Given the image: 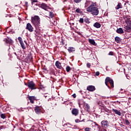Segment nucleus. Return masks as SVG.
Wrapping results in <instances>:
<instances>
[{"label":"nucleus","instance_id":"obj_1","mask_svg":"<svg viewBox=\"0 0 131 131\" xmlns=\"http://www.w3.org/2000/svg\"><path fill=\"white\" fill-rule=\"evenodd\" d=\"M86 11L94 16L99 15V9L97 8L96 3H92L86 8Z\"/></svg>","mask_w":131,"mask_h":131},{"label":"nucleus","instance_id":"obj_2","mask_svg":"<svg viewBox=\"0 0 131 131\" xmlns=\"http://www.w3.org/2000/svg\"><path fill=\"white\" fill-rule=\"evenodd\" d=\"M31 23L34 25V26H39L40 24V18L39 16L35 15L31 17Z\"/></svg>","mask_w":131,"mask_h":131},{"label":"nucleus","instance_id":"obj_3","mask_svg":"<svg viewBox=\"0 0 131 131\" xmlns=\"http://www.w3.org/2000/svg\"><path fill=\"white\" fill-rule=\"evenodd\" d=\"M105 83L106 86L108 88V89H111L110 86L108 84V83H110L112 88H114V81L113 80L111 79V78L107 77L105 80Z\"/></svg>","mask_w":131,"mask_h":131},{"label":"nucleus","instance_id":"obj_4","mask_svg":"<svg viewBox=\"0 0 131 131\" xmlns=\"http://www.w3.org/2000/svg\"><path fill=\"white\" fill-rule=\"evenodd\" d=\"M102 127H104V128H107L108 126H109V122L108 121L106 120H104L101 122Z\"/></svg>","mask_w":131,"mask_h":131},{"label":"nucleus","instance_id":"obj_5","mask_svg":"<svg viewBox=\"0 0 131 131\" xmlns=\"http://www.w3.org/2000/svg\"><path fill=\"white\" fill-rule=\"evenodd\" d=\"M27 86H28L29 89H31V90H35V84L33 81H30L28 82Z\"/></svg>","mask_w":131,"mask_h":131},{"label":"nucleus","instance_id":"obj_6","mask_svg":"<svg viewBox=\"0 0 131 131\" xmlns=\"http://www.w3.org/2000/svg\"><path fill=\"white\" fill-rule=\"evenodd\" d=\"M17 39L19 41V42L20 43V45L22 49L23 50H25L26 49V47H25V44H24L23 40H22V38L20 37H18Z\"/></svg>","mask_w":131,"mask_h":131},{"label":"nucleus","instance_id":"obj_7","mask_svg":"<svg viewBox=\"0 0 131 131\" xmlns=\"http://www.w3.org/2000/svg\"><path fill=\"white\" fill-rule=\"evenodd\" d=\"M26 29L28 30L30 32H32L33 31V27L30 23H28L26 26Z\"/></svg>","mask_w":131,"mask_h":131},{"label":"nucleus","instance_id":"obj_8","mask_svg":"<svg viewBox=\"0 0 131 131\" xmlns=\"http://www.w3.org/2000/svg\"><path fill=\"white\" fill-rule=\"evenodd\" d=\"M28 100H29L30 103L31 104L34 103V101L36 100V97H35L34 96H28Z\"/></svg>","mask_w":131,"mask_h":131},{"label":"nucleus","instance_id":"obj_9","mask_svg":"<svg viewBox=\"0 0 131 131\" xmlns=\"http://www.w3.org/2000/svg\"><path fill=\"white\" fill-rule=\"evenodd\" d=\"M41 8H42L43 10H45V11H49L50 10V7L48 6H47V4L45 3H42L41 5Z\"/></svg>","mask_w":131,"mask_h":131},{"label":"nucleus","instance_id":"obj_10","mask_svg":"<svg viewBox=\"0 0 131 131\" xmlns=\"http://www.w3.org/2000/svg\"><path fill=\"white\" fill-rule=\"evenodd\" d=\"M86 90L89 92H94V91L96 90V88L93 85H89L87 87Z\"/></svg>","mask_w":131,"mask_h":131},{"label":"nucleus","instance_id":"obj_11","mask_svg":"<svg viewBox=\"0 0 131 131\" xmlns=\"http://www.w3.org/2000/svg\"><path fill=\"white\" fill-rule=\"evenodd\" d=\"M34 110L36 114H39V113L41 112V109L39 106H36L34 108Z\"/></svg>","mask_w":131,"mask_h":131},{"label":"nucleus","instance_id":"obj_12","mask_svg":"<svg viewBox=\"0 0 131 131\" xmlns=\"http://www.w3.org/2000/svg\"><path fill=\"white\" fill-rule=\"evenodd\" d=\"M116 32L119 34H122L124 33V31H123V29H122V28H119V29H117L116 30Z\"/></svg>","mask_w":131,"mask_h":131},{"label":"nucleus","instance_id":"obj_13","mask_svg":"<svg viewBox=\"0 0 131 131\" xmlns=\"http://www.w3.org/2000/svg\"><path fill=\"white\" fill-rule=\"evenodd\" d=\"M72 113L73 115H75V116H76L77 115H78V110L76 108H74L72 110Z\"/></svg>","mask_w":131,"mask_h":131},{"label":"nucleus","instance_id":"obj_14","mask_svg":"<svg viewBox=\"0 0 131 131\" xmlns=\"http://www.w3.org/2000/svg\"><path fill=\"white\" fill-rule=\"evenodd\" d=\"M112 111L113 112L115 113V114H117V115H119V116H120V115H121V112L116 109L113 108Z\"/></svg>","mask_w":131,"mask_h":131},{"label":"nucleus","instance_id":"obj_15","mask_svg":"<svg viewBox=\"0 0 131 131\" xmlns=\"http://www.w3.org/2000/svg\"><path fill=\"white\" fill-rule=\"evenodd\" d=\"M116 10H119V9H122V4L120 3H118V5L115 7Z\"/></svg>","mask_w":131,"mask_h":131},{"label":"nucleus","instance_id":"obj_16","mask_svg":"<svg viewBox=\"0 0 131 131\" xmlns=\"http://www.w3.org/2000/svg\"><path fill=\"white\" fill-rule=\"evenodd\" d=\"M93 26H94L96 28H101V24L96 22L93 25Z\"/></svg>","mask_w":131,"mask_h":131},{"label":"nucleus","instance_id":"obj_17","mask_svg":"<svg viewBox=\"0 0 131 131\" xmlns=\"http://www.w3.org/2000/svg\"><path fill=\"white\" fill-rule=\"evenodd\" d=\"M89 41L91 45H93V46H96L97 44L96 43V42L95 41V40L92 39H89Z\"/></svg>","mask_w":131,"mask_h":131},{"label":"nucleus","instance_id":"obj_18","mask_svg":"<svg viewBox=\"0 0 131 131\" xmlns=\"http://www.w3.org/2000/svg\"><path fill=\"white\" fill-rule=\"evenodd\" d=\"M55 66H56L57 68H59V69H61V63H60L59 61H57L55 62Z\"/></svg>","mask_w":131,"mask_h":131},{"label":"nucleus","instance_id":"obj_19","mask_svg":"<svg viewBox=\"0 0 131 131\" xmlns=\"http://www.w3.org/2000/svg\"><path fill=\"white\" fill-rule=\"evenodd\" d=\"M68 51L69 53H73V52H75V49L73 47H69Z\"/></svg>","mask_w":131,"mask_h":131},{"label":"nucleus","instance_id":"obj_20","mask_svg":"<svg viewBox=\"0 0 131 131\" xmlns=\"http://www.w3.org/2000/svg\"><path fill=\"white\" fill-rule=\"evenodd\" d=\"M115 40L117 42H119V41H120V38L118 36H116L115 38Z\"/></svg>","mask_w":131,"mask_h":131},{"label":"nucleus","instance_id":"obj_21","mask_svg":"<svg viewBox=\"0 0 131 131\" xmlns=\"http://www.w3.org/2000/svg\"><path fill=\"white\" fill-rule=\"evenodd\" d=\"M84 22L87 23V24H89V23H90V20H89V18L85 17L84 18Z\"/></svg>","mask_w":131,"mask_h":131},{"label":"nucleus","instance_id":"obj_22","mask_svg":"<svg viewBox=\"0 0 131 131\" xmlns=\"http://www.w3.org/2000/svg\"><path fill=\"white\" fill-rule=\"evenodd\" d=\"M84 21V18H81L79 20V23L82 24Z\"/></svg>","mask_w":131,"mask_h":131},{"label":"nucleus","instance_id":"obj_23","mask_svg":"<svg viewBox=\"0 0 131 131\" xmlns=\"http://www.w3.org/2000/svg\"><path fill=\"white\" fill-rule=\"evenodd\" d=\"M70 70H71V68H70V67H69V66H68L66 67V71L67 72H70Z\"/></svg>","mask_w":131,"mask_h":131},{"label":"nucleus","instance_id":"obj_24","mask_svg":"<svg viewBox=\"0 0 131 131\" xmlns=\"http://www.w3.org/2000/svg\"><path fill=\"white\" fill-rule=\"evenodd\" d=\"M49 16L50 18H53L54 17V13L52 12H49Z\"/></svg>","mask_w":131,"mask_h":131},{"label":"nucleus","instance_id":"obj_25","mask_svg":"<svg viewBox=\"0 0 131 131\" xmlns=\"http://www.w3.org/2000/svg\"><path fill=\"white\" fill-rule=\"evenodd\" d=\"M85 108L86 110H87V111L89 110V109H90V105H89V104L86 103L85 105Z\"/></svg>","mask_w":131,"mask_h":131},{"label":"nucleus","instance_id":"obj_26","mask_svg":"<svg viewBox=\"0 0 131 131\" xmlns=\"http://www.w3.org/2000/svg\"><path fill=\"white\" fill-rule=\"evenodd\" d=\"M125 122L126 125H129V124H130V122H129V121L127 119L125 120Z\"/></svg>","mask_w":131,"mask_h":131},{"label":"nucleus","instance_id":"obj_27","mask_svg":"<svg viewBox=\"0 0 131 131\" xmlns=\"http://www.w3.org/2000/svg\"><path fill=\"white\" fill-rule=\"evenodd\" d=\"M1 118H3V119H5L6 118V114H2L1 115Z\"/></svg>","mask_w":131,"mask_h":131},{"label":"nucleus","instance_id":"obj_28","mask_svg":"<svg viewBox=\"0 0 131 131\" xmlns=\"http://www.w3.org/2000/svg\"><path fill=\"white\" fill-rule=\"evenodd\" d=\"M85 131H91L92 129L90 127H86L84 129Z\"/></svg>","mask_w":131,"mask_h":131},{"label":"nucleus","instance_id":"obj_29","mask_svg":"<svg viewBox=\"0 0 131 131\" xmlns=\"http://www.w3.org/2000/svg\"><path fill=\"white\" fill-rule=\"evenodd\" d=\"M74 2L76 4H78L81 2V0H74Z\"/></svg>","mask_w":131,"mask_h":131},{"label":"nucleus","instance_id":"obj_30","mask_svg":"<svg viewBox=\"0 0 131 131\" xmlns=\"http://www.w3.org/2000/svg\"><path fill=\"white\" fill-rule=\"evenodd\" d=\"M33 3H37V0H32V6L35 5V4H33Z\"/></svg>","mask_w":131,"mask_h":131},{"label":"nucleus","instance_id":"obj_31","mask_svg":"<svg viewBox=\"0 0 131 131\" xmlns=\"http://www.w3.org/2000/svg\"><path fill=\"white\" fill-rule=\"evenodd\" d=\"M108 55L110 56H113V55H114V53H113V52H110V53H108Z\"/></svg>","mask_w":131,"mask_h":131},{"label":"nucleus","instance_id":"obj_32","mask_svg":"<svg viewBox=\"0 0 131 131\" xmlns=\"http://www.w3.org/2000/svg\"><path fill=\"white\" fill-rule=\"evenodd\" d=\"M96 125L97 126H98V131H99L100 129H101V126H100V125H99V124H96Z\"/></svg>","mask_w":131,"mask_h":131},{"label":"nucleus","instance_id":"obj_33","mask_svg":"<svg viewBox=\"0 0 131 131\" xmlns=\"http://www.w3.org/2000/svg\"><path fill=\"white\" fill-rule=\"evenodd\" d=\"M76 12L77 13H80V9L77 8V9L76 10Z\"/></svg>","mask_w":131,"mask_h":131},{"label":"nucleus","instance_id":"obj_34","mask_svg":"<svg viewBox=\"0 0 131 131\" xmlns=\"http://www.w3.org/2000/svg\"><path fill=\"white\" fill-rule=\"evenodd\" d=\"M95 75H96V76H99L100 75V72H96Z\"/></svg>","mask_w":131,"mask_h":131},{"label":"nucleus","instance_id":"obj_35","mask_svg":"<svg viewBox=\"0 0 131 131\" xmlns=\"http://www.w3.org/2000/svg\"><path fill=\"white\" fill-rule=\"evenodd\" d=\"M19 53H20V50H19L17 52V53H16V52H14V54L16 55V56H18V55H19Z\"/></svg>","mask_w":131,"mask_h":131},{"label":"nucleus","instance_id":"obj_36","mask_svg":"<svg viewBox=\"0 0 131 131\" xmlns=\"http://www.w3.org/2000/svg\"><path fill=\"white\" fill-rule=\"evenodd\" d=\"M86 66L88 68H90V67H91V64L90 63H88L86 64Z\"/></svg>","mask_w":131,"mask_h":131},{"label":"nucleus","instance_id":"obj_37","mask_svg":"<svg viewBox=\"0 0 131 131\" xmlns=\"http://www.w3.org/2000/svg\"><path fill=\"white\" fill-rule=\"evenodd\" d=\"M72 97H73V98H74V99H75L76 98V94H74L73 95H72Z\"/></svg>","mask_w":131,"mask_h":131},{"label":"nucleus","instance_id":"obj_38","mask_svg":"<svg viewBox=\"0 0 131 131\" xmlns=\"http://www.w3.org/2000/svg\"><path fill=\"white\" fill-rule=\"evenodd\" d=\"M80 122V121L79 119H76L75 120V122H76L77 123Z\"/></svg>","mask_w":131,"mask_h":131},{"label":"nucleus","instance_id":"obj_39","mask_svg":"<svg viewBox=\"0 0 131 131\" xmlns=\"http://www.w3.org/2000/svg\"><path fill=\"white\" fill-rule=\"evenodd\" d=\"M99 131H107V130L105 129H99Z\"/></svg>","mask_w":131,"mask_h":131},{"label":"nucleus","instance_id":"obj_40","mask_svg":"<svg viewBox=\"0 0 131 131\" xmlns=\"http://www.w3.org/2000/svg\"><path fill=\"white\" fill-rule=\"evenodd\" d=\"M61 43L62 45H64V40H63V39H61Z\"/></svg>","mask_w":131,"mask_h":131},{"label":"nucleus","instance_id":"obj_41","mask_svg":"<svg viewBox=\"0 0 131 131\" xmlns=\"http://www.w3.org/2000/svg\"><path fill=\"white\" fill-rule=\"evenodd\" d=\"M28 2H25V5H28Z\"/></svg>","mask_w":131,"mask_h":131},{"label":"nucleus","instance_id":"obj_42","mask_svg":"<svg viewBox=\"0 0 131 131\" xmlns=\"http://www.w3.org/2000/svg\"><path fill=\"white\" fill-rule=\"evenodd\" d=\"M24 42H25V43H27L26 40H25Z\"/></svg>","mask_w":131,"mask_h":131},{"label":"nucleus","instance_id":"obj_43","mask_svg":"<svg viewBox=\"0 0 131 131\" xmlns=\"http://www.w3.org/2000/svg\"><path fill=\"white\" fill-rule=\"evenodd\" d=\"M44 97H45V98H47V96H46V95H44Z\"/></svg>","mask_w":131,"mask_h":131},{"label":"nucleus","instance_id":"obj_44","mask_svg":"<svg viewBox=\"0 0 131 131\" xmlns=\"http://www.w3.org/2000/svg\"><path fill=\"white\" fill-rule=\"evenodd\" d=\"M25 85H27V84H26V83H25Z\"/></svg>","mask_w":131,"mask_h":131},{"label":"nucleus","instance_id":"obj_45","mask_svg":"<svg viewBox=\"0 0 131 131\" xmlns=\"http://www.w3.org/2000/svg\"><path fill=\"white\" fill-rule=\"evenodd\" d=\"M11 42H13V41L11 40Z\"/></svg>","mask_w":131,"mask_h":131},{"label":"nucleus","instance_id":"obj_46","mask_svg":"<svg viewBox=\"0 0 131 131\" xmlns=\"http://www.w3.org/2000/svg\"><path fill=\"white\" fill-rule=\"evenodd\" d=\"M36 6H37V4H35Z\"/></svg>","mask_w":131,"mask_h":131}]
</instances>
